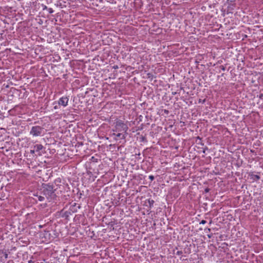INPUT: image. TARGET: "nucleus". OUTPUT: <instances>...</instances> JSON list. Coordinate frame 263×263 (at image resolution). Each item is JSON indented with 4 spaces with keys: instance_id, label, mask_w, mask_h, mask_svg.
<instances>
[{
    "instance_id": "obj_13",
    "label": "nucleus",
    "mask_w": 263,
    "mask_h": 263,
    "mask_svg": "<svg viewBox=\"0 0 263 263\" xmlns=\"http://www.w3.org/2000/svg\"><path fill=\"white\" fill-rule=\"evenodd\" d=\"M257 97H258L260 99H263V93H260L259 95L257 96Z\"/></svg>"
},
{
    "instance_id": "obj_19",
    "label": "nucleus",
    "mask_w": 263,
    "mask_h": 263,
    "mask_svg": "<svg viewBox=\"0 0 263 263\" xmlns=\"http://www.w3.org/2000/svg\"><path fill=\"white\" fill-rule=\"evenodd\" d=\"M206 220H202L200 222V224H204L206 223Z\"/></svg>"
},
{
    "instance_id": "obj_14",
    "label": "nucleus",
    "mask_w": 263,
    "mask_h": 263,
    "mask_svg": "<svg viewBox=\"0 0 263 263\" xmlns=\"http://www.w3.org/2000/svg\"><path fill=\"white\" fill-rule=\"evenodd\" d=\"M3 254H4V257H5V259L8 258V254H7L6 252H3Z\"/></svg>"
},
{
    "instance_id": "obj_12",
    "label": "nucleus",
    "mask_w": 263,
    "mask_h": 263,
    "mask_svg": "<svg viewBox=\"0 0 263 263\" xmlns=\"http://www.w3.org/2000/svg\"><path fill=\"white\" fill-rule=\"evenodd\" d=\"M47 10L49 12V13L50 14L52 13L53 12V10L51 8H48Z\"/></svg>"
},
{
    "instance_id": "obj_31",
    "label": "nucleus",
    "mask_w": 263,
    "mask_h": 263,
    "mask_svg": "<svg viewBox=\"0 0 263 263\" xmlns=\"http://www.w3.org/2000/svg\"><path fill=\"white\" fill-rule=\"evenodd\" d=\"M197 138H198V139H200V140H201V139L200 138V137H197Z\"/></svg>"
},
{
    "instance_id": "obj_25",
    "label": "nucleus",
    "mask_w": 263,
    "mask_h": 263,
    "mask_svg": "<svg viewBox=\"0 0 263 263\" xmlns=\"http://www.w3.org/2000/svg\"><path fill=\"white\" fill-rule=\"evenodd\" d=\"M145 139H145V137H142V141H144V140H145Z\"/></svg>"
},
{
    "instance_id": "obj_29",
    "label": "nucleus",
    "mask_w": 263,
    "mask_h": 263,
    "mask_svg": "<svg viewBox=\"0 0 263 263\" xmlns=\"http://www.w3.org/2000/svg\"><path fill=\"white\" fill-rule=\"evenodd\" d=\"M138 155V157H139V156H140V154L139 153L138 154H137Z\"/></svg>"
},
{
    "instance_id": "obj_34",
    "label": "nucleus",
    "mask_w": 263,
    "mask_h": 263,
    "mask_svg": "<svg viewBox=\"0 0 263 263\" xmlns=\"http://www.w3.org/2000/svg\"><path fill=\"white\" fill-rule=\"evenodd\" d=\"M78 208H79V209H80V205H79V206H78Z\"/></svg>"
},
{
    "instance_id": "obj_10",
    "label": "nucleus",
    "mask_w": 263,
    "mask_h": 263,
    "mask_svg": "<svg viewBox=\"0 0 263 263\" xmlns=\"http://www.w3.org/2000/svg\"><path fill=\"white\" fill-rule=\"evenodd\" d=\"M148 203L149 204V207L151 209L153 206V204L154 203V201L153 200H151L150 199L147 200Z\"/></svg>"
},
{
    "instance_id": "obj_28",
    "label": "nucleus",
    "mask_w": 263,
    "mask_h": 263,
    "mask_svg": "<svg viewBox=\"0 0 263 263\" xmlns=\"http://www.w3.org/2000/svg\"><path fill=\"white\" fill-rule=\"evenodd\" d=\"M114 68L115 69H117V68H118V66H114Z\"/></svg>"
},
{
    "instance_id": "obj_27",
    "label": "nucleus",
    "mask_w": 263,
    "mask_h": 263,
    "mask_svg": "<svg viewBox=\"0 0 263 263\" xmlns=\"http://www.w3.org/2000/svg\"><path fill=\"white\" fill-rule=\"evenodd\" d=\"M54 109H58V106L57 105H55L54 107Z\"/></svg>"
},
{
    "instance_id": "obj_26",
    "label": "nucleus",
    "mask_w": 263,
    "mask_h": 263,
    "mask_svg": "<svg viewBox=\"0 0 263 263\" xmlns=\"http://www.w3.org/2000/svg\"><path fill=\"white\" fill-rule=\"evenodd\" d=\"M176 94H177V92H172V95H175Z\"/></svg>"
},
{
    "instance_id": "obj_17",
    "label": "nucleus",
    "mask_w": 263,
    "mask_h": 263,
    "mask_svg": "<svg viewBox=\"0 0 263 263\" xmlns=\"http://www.w3.org/2000/svg\"><path fill=\"white\" fill-rule=\"evenodd\" d=\"M219 67L223 71H224L226 70V67L223 65H221V66H220Z\"/></svg>"
},
{
    "instance_id": "obj_7",
    "label": "nucleus",
    "mask_w": 263,
    "mask_h": 263,
    "mask_svg": "<svg viewBox=\"0 0 263 263\" xmlns=\"http://www.w3.org/2000/svg\"><path fill=\"white\" fill-rule=\"evenodd\" d=\"M249 176L251 177V179L253 181H258L260 179V177L258 175L254 174L253 172H250L249 173Z\"/></svg>"
},
{
    "instance_id": "obj_15",
    "label": "nucleus",
    "mask_w": 263,
    "mask_h": 263,
    "mask_svg": "<svg viewBox=\"0 0 263 263\" xmlns=\"http://www.w3.org/2000/svg\"><path fill=\"white\" fill-rule=\"evenodd\" d=\"M42 6L43 7V10H47L48 8H47V7L46 5H44L42 4Z\"/></svg>"
},
{
    "instance_id": "obj_3",
    "label": "nucleus",
    "mask_w": 263,
    "mask_h": 263,
    "mask_svg": "<svg viewBox=\"0 0 263 263\" xmlns=\"http://www.w3.org/2000/svg\"><path fill=\"white\" fill-rule=\"evenodd\" d=\"M115 123V129H114V131H116L117 132L124 131L125 133L126 132L128 129V127L127 125L123 122V121L119 120H117Z\"/></svg>"
},
{
    "instance_id": "obj_5",
    "label": "nucleus",
    "mask_w": 263,
    "mask_h": 263,
    "mask_svg": "<svg viewBox=\"0 0 263 263\" xmlns=\"http://www.w3.org/2000/svg\"><path fill=\"white\" fill-rule=\"evenodd\" d=\"M84 214H78L75 216L74 220V221L78 223H82L84 224Z\"/></svg>"
},
{
    "instance_id": "obj_33",
    "label": "nucleus",
    "mask_w": 263,
    "mask_h": 263,
    "mask_svg": "<svg viewBox=\"0 0 263 263\" xmlns=\"http://www.w3.org/2000/svg\"><path fill=\"white\" fill-rule=\"evenodd\" d=\"M223 75H224V73H222V74H221V76H223Z\"/></svg>"
},
{
    "instance_id": "obj_9",
    "label": "nucleus",
    "mask_w": 263,
    "mask_h": 263,
    "mask_svg": "<svg viewBox=\"0 0 263 263\" xmlns=\"http://www.w3.org/2000/svg\"><path fill=\"white\" fill-rule=\"evenodd\" d=\"M117 137H119L121 139H124L125 138V136L124 134H123L122 133H118L117 134H114Z\"/></svg>"
},
{
    "instance_id": "obj_22",
    "label": "nucleus",
    "mask_w": 263,
    "mask_h": 263,
    "mask_svg": "<svg viewBox=\"0 0 263 263\" xmlns=\"http://www.w3.org/2000/svg\"><path fill=\"white\" fill-rule=\"evenodd\" d=\"M35 152H35V151H34V148H33V149H31V150L30 151V153H31V154H34Z\"/></svg>"
},
{
    "instance_id": "obj_4",
    "label": "nucleus",
    "mask_w": 263,
    "mask_h": 263,
    "mask_svg": "<svg viewBox=\"0 0 263 263\" xmlns=\"http://www.w3.org/2000/svg\"><path fill=\"white\" fill-rule=\"evenodd\" d=\"M69 99L67 97H62L58 101V104L66 107L68 105Z\"/></svg>"
},
{
    "instance_id": "obj_24",
    "label": "nucleus",
    "mask_w": 263,
    "mask_h": 263,
    "mask_svg": "<svg viewBox=\"0 0 263 263\" xmlns=\"http://www.w3.org/2000/svg\"><path fill=\"white\" fill-rule=\"evenodd\" d=\"M205 149H208V147H205V148H204V150L203 151V153H205Z\"/></svg>"
},
{
    "instance_id": "obj_8",
    "label": "nucleus",
    "mask_w": 263,
    "mask_h": 263,
    "mask_svg": "<svg viewBox=\"0 0 263 263\" xmlns=\"http://www.w3.org/2000/svg\"><path fill=\"white\" fill-rule=\"evenodd\" d=\"M34 195L36 197V201L38 200L39 201H43L45 200V197L43 195H38L37 193L36 194H34Z\"/></svg>"
},
{
    "instance_id": "obj_18",
    "label": "nucleus",
    "mask_w": 263,
    "mask_h": 263,
    "mask_svg": "<svg viewBox=\"0 0 263 263\" xmlns=\"http://www.w3.org/2000/svg\"><path fill=\"white\" fill-rule=\"evenodd\" d=\"M149 179L152 181H153V180H154L155 177H154V176H153V175H150V176H149Z\"/></svg>"
},
{
    "instance_id": "obj_6",
    "label": "nucleus",
    "mask_w": 263,
    "mask_h": 263,
    "mask_svg": "<svg viewBox=\"0 0 263 263\" xmlns=\"http://www.w3.org/2000/svg\"><path fill=\"white\" fill-rule=\"evenodd\" d=\"M33 148H34V151L39 155H41L43 152L42 151L44 149V146L40 144H37L33 146Z\"/></svg>"
},
{
    "instance_id": "obj_30",
    "label": "nucleus",
    "mask_w": 263,
    "mask_h": 263,
    "mask_svg": "<svg viewBox=\"0 0 263 263\" xmlns=\"http://www.w3.org/2000/svg\"><path fill=\"white\" fill-rule=\"evenodd\" d=\"M138 155V157H139V156H140V154L139 153L138 154H137Z\"/></svg>"
},
{
    "instance_id": "obj_32",
    "label": "nucleus",
    "mask_w": 263,
    "mask_h": 263,
    "mask_svg": "<svg viewBox=\"0 0 263 263\" xmlns=\"http://www.w3.org/2000/svg\"><path fill=\"white\" fill-rule=\"evenodd\" d=\"M180 89H181V90H182V89H183V87H181V88H180Z\"/></svg>"
},
{
    "instance_id": "obj_23",
    "label": "nucleus",
    "mask_w": 263,
    "mask_h": 263,
    "mask_svg": "<svg viewBox=\"0 0 263 263\" xmlns=\"http://www.w3.org/2000/svg\"><path fill=\"white\" fill-rule=\"evenodd\" d=\"M28 263H34V261L32 260H29Z\"/></svg>"
},
{
    "instance_id": "obj_2",
    "label": "nucleus",
    "mask_w": 263,
    "mask_h": 263,
    "mask_svg": "<svg viewBox=\"0 0 263 263\" xmlns=\"http://www.w3.org/2000/svg\"><path fill=\"white\" fill-rule=\"evenodd\" d=\"M44 132V128L39 126H33L31 127L30 134L33 137L41 136Z\"/></svg>"
},
{
    "instance_id": "obj_16",
    "label": "nucleus",
    "mask_w": 263,
    "mask_h": 263,
    "mask_svg": "<svg viewBox=\"0 0 263 263\" xmlns=\"http://www.w3.org/2000/svg\"><path fill=\"white\" fill-rule=\"evenodd\" d=\"M182 253H183L182 251H177L176 254L177 255H180L182 254Z\"/></svg>"
},
{
    "instance_id": "obj_20",
    "label": "nucleus",
    "mask_w": 263,
    "mask_h": 263,
    "mask_svg": "<svg viewBox=\"0 0 263 263\" xmlns=\"http://www.w3.org/2000/svg\"><path fill=\"white\" fill-rule=\"evenodd\" d=\"M205 101V100L204 99V100H201V99H199V103H204Z\"/></svg>"
},
{
    "instance_id": "obj_21",
    "label": "nucleus",
    "mask_w": 263,
    "mask_h": 263,
    "mask_svg": "<svg viewBox=\"0 0 263 263\" xmlns=\"http://www.w3.org/2000/svg\"><path fill=\"white\" fill-rule=\"evenodd\" d=\"M210 191V189L208 188V187H206V189H205L204 190V192L205 193H208Z\"/></svg>"
},
{
    "instance_id": "obj_1",
    "label": "nucleus",
    "mask_w": 263,
    "mask_h": 263,
    "mask_svg": "<svg viewBox=\"0 0 263 263\" xmlns=\"http://www.w3.org/2000/svg\"><path fill=\"white\" fill-rule=\"evenodd\" d=\"M55 189L54 186L50 183H43L41 189V194L46 197L49 201L54 200L56 198L55 194Z\"/></svg>"
},
{
    "instance_id": "obj_11",
    "label": "nucleus",
    "mask_w": 263,
    "mask_h": 263,
    "mask_svg": "<svg viewBox=\"0 0 263 263\" xmlns=\"http://www.w3.org/2000/svg\"><path fill=\"white\" fill-rule=\"evenodd\" d=\"M71 214V212L69 211H66L64 212L63 217H68L69 215Z\"/></svg>"
}]
</instances>
